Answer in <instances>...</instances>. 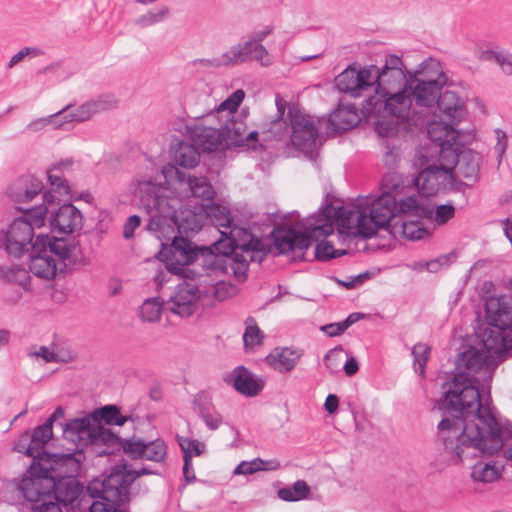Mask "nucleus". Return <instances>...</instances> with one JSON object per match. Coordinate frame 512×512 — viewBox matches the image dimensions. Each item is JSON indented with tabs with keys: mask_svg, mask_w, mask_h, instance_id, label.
I'll return each mask as SVG.
<instances>
[{
	"mask_svg": "<svg viewBox=\"0 0 512 512\" xmlns=\"http://www.w3.org/2000/svg\"><path fill=\"white\" fill-rule=\"evenodd\" d=\"M447 398L449 407H441L447 415L438 429L453 464H465L501 450V427L490 404H481L474 388L450 391Z\"/></svg>",
	"mask_w": 512,
	"mask_h": 512,
	"instance_id": "nucleus-1",
	"label": "nucleus"
},
{
	"mask_svg": "<svg viewBox=\"0 0 512 512\" xmlns=\"http://www.w3.org/2000/svg\"><path fill=\"white\" fill-rule=\"evenodd\" d=\"M133 195L139 200V206L150 215L147 229L161 241L160 258L166 268L174 274H182L185 266L198 262L203 257L202 250L194 247L184 237L174 236L171 244H164L162 239L169 240L176 226H180L175 207L169 199L159 194L160 187L151 176H139L131 184Z\"/></svg>",
	"mask_w": 512,
	"mask_h": 512,
	"instance_id": "nucleus-2",
	"label": "nucleus"
},
{
	"mask_svg": "<svg viewBox=\"0 0 512 512\" xmlns=\"http://www.w3.org/2000/svg\"><path fill=\"white\" fill-rule=\"evenodd\" d=\"M337 215L333 216L339 237L368 239L376 235L381 228H386L391 219L397 215V200L389 195L366 197L360 199L351 208L334 206Z\"/></svg>",
	"mask_w": 512,
	"mask_h": 512,
	"instance_id": "nucleus-3",
	"label": "nucleus"
},
{
	"mask_svg": "<svg viewBox=\"0 0 512 512\" xmlns=\"http://www.w3.org/2000/svg\"><path fill=\"white\" fill-rule=\"evenodd\" d=\"M129 417L121 414L116 405H106L94 410L89 416L75 418L63 428L65 439L73 442L77 448L90 447L96 456L112 455L120 444V438L110 429L101 425L121 426Z\"/></svg>",
	"mask_w": 512,
	"mask_h": 512,
	"instance_id": "nucleus-4",
	"label": "nucleus"
},
{
	"mask_svg": "<svg viewBox=\"0 0 512 512\" xmlns=\"http://www.w3.org/2000/svg\"><path fill=\"white\" fill-rule=\"evenodd\" d=\"M512 350L489 349L484 342L482 348L469 349L460 354L457 368L458 374L449 384L448 389L444 392V400L442 407H449L447 395L450 391L474 388L479 397L481 404H489L488 399L481 396L479 386L483 388L486 383L490 382L495 368L504 360V354Z\"/></svg>",
	"mask_w": 512,
	"mask_h": 512,
	"instance_id": "nucleus-5",
	"label": "nucleus"
},
{
	"mask_svg": "<svg viewBox=\"0 0 512 512\" xmlns=\"http://www.w3.org/2000/svg\"><path fill=\"white\" fill-rule=\"evenodd\" d=\"M79 253V245L74 239L37 235L31 250L29 270L39 278L54 279L57 273L65 272L76 262Z\"/></svg>",
	"mask_w": 512,
	"mask_h": 512,
	"instance_id": "nucleus-6",
	"label": "nucleus"
},
{
	"mask_svg": "<svg viewBox=\"0 0 512 512\" xmlns=\"http://www.w3.org/2000/svg\"><path fill=\"white\" fill-rule=\"evenodd\" d=\"M214 249L220 255L214 252L209 253V262L203 260L202 265L210 267L213 270L222 269L231 270L238 281H244L247 276L249 261H254V253L264 252L265 244L254 237L249 242L239 243L236 238L228 237L219 239L214 243Z\"/></svg>",
	"mask_w": 512,
	"mask_h": 512,
	"instance_id": "nucleus-7",
	"label": "nucleus"
},
{
	"mask_svg": "<svg viewBox=\"0 0 512 512\" xmlns=\"http://www.w3.org/2000/svg\"><path fill=\"white\" fill-rule=\"evenodd\" d=\"M337 215L333 205H326L317 215L307 219L305 230L298 233L293 229L278 228L272 232L274 245L280 254L299 250L304 252L312 241H319L334 232L333 216Z\"/></svg>",
	"mask_w": 512,
	"mask_h": 512,
	"instance_id": "nucleus-8",
	"label": "nucleus"
},
{
	"mask_svg": "<svg viewBox=\"0 0 512 512\" xmlns=\"http://www.w3.org/2000/svg\"><path fill=\"white\" fill-rule=\"evenodd\" d=\"M489 327L481 334V342L489 349L512 350V298L492 296L485 302Z\"/></svg>",
	"mask_w": 512,
	"mask_h": 512,
	"instance_id": "nucleus-9",
	"label": "nucleus"
},
{
	"mask_svg": "<svg viewBox=\"0 0 512 512\" xmlns=\"http://www.w3.org/2000/svg\"><path fill=\"white\" fill-rule=\"evenodd\" d=\"M46 213L47 207L41 205L15 218L7 229L0 233V246L16 258L28 252L34 243V230L44 226Z\"/></svg>",
	"mask_w": 512,
	"mask_h": 512,
	"instance_id": "nucleus-10",
	"label": "nucleus"
},
{
	"mask_svg": "<svg viewBox=\"0 0 512 512\" xmlns=\"http://www.w3.org/2000/svg\"><path fill=\"white\" fill-rule=\"evenodd\" d=\"M382 110L409 123L418 124L421 120L419 115L414 113L416 109L408 88L389 93L385 97L369 96L362 107L366 117L379 114Z\"/></svg>",
	"mask_w": 512,
	"mask_h": 512,
	"instance_id": "nucleus-11",
	"label": "nucleus"
},
{
	"mask_svg": "<svg viewBox=\"0 0 512 512\" xmlns=\"http://www.w3.org/2000/svg\"><path fill=\"white\" fill-rule=\"evenodd\" d=\"M150 473L146 469L129 471L126 466L115 467L103 480L94 479L88 484L87 491L92 498L104 499L109 502H121L127 488L134 480Z\"/></svg>",
	"mask_w": 512,
	"mask_h": 512,
	"instance_id": "nucleus-12",
	"label": "nucleus"
},
{
	"mask_svg": "<svg viewBox=\"0 0 512 512\" xmlns=\"http://www.w3.org/2000/svg\"><path fill=\"white\" fill-rule=\"evenodd\" d=\"M57 465L45 470L37 462H33L29 470L24 474L16 488L21 495L29 502L39 504L52 497L54 478L59 475L55 473Z\"/></svg>",
	"mask_w": 512,
	"mask_h": 512,
	"instance_id": "nucleus-13",
	"label": "nucleus"
},
{
	"mask_svg": "<svg viewBox=\"0 0 512 512\" xmlns=\"http://www.w3.org/2000/svg\"><path fill=\"white\" fill-rule=\"evenodd\" d=\"M372 71L375 74L374 96L385 97L389 93L408 88L409 71H406L402 59L396 55L387 56L381 69L372 65Z\"/></svg>",
	"mask_w": 512,
	"mask_h": 512,
	"instance_id": "nucleus-14",
	"label": "nucleus"
},
{
	"mask_svg": "<svg viewBox=\"0 0 512 512\" xmlns=\"http://www.w3.org/2000/svg\"><path fill=\"white\" fill-rule=\"evenodd\" d=\"M287 118L291 127V142L300 151L312 153L316 146L320 119H317L296 106L289 107Z\"/></svg>",
	"mask_w": 512,
	"mask_h": 512,
	"instance_id": "nucleus-15",
	"label": "nucleus"
},
{
	"mask_svg": "<svg viewBox=\"0 0 512 512\" xmlns=\"http://www.w3.org/2000/svg\"><path fill=\"white\" fill-rule=\"evenodd\" d=\"M203 298V291L191 281L179 283L166 301V309L171 313L187 318L198 311Z\"/></svg>",
	"mask_w": 512,
	"mask_h": 512,
	"instance_id": "nucleus-16",
	"label": "nucleus"
},
{
	"mask_svg": "<svg viewBox=\"0 0 512 512\" xmlns=\"http://www.w3.org/2000/svg\"><path fill=\"white\" fill-rule=\"evenodd\" d=\"M374 75L372 65H350L335 78V86L340 92L358 98L374 89Z\"/></svg>",
	"mask_w": 512,
	"mask_h": 512,
	"instance_id": "nucleus-17",
	"label": "nucleus"
},
{
	"mask_svg": "<svg viewBox=\"0 0 512 512\" xmlns=\"http://www.w3.org/2000/svg\"><path fill=\"white\" fill-rule=\"evenodd\" d=\"M52 436L53 427L44 422L33 430L30 443L25 449V454L32 457L33 462H37L45 470L53 468V465L71 460L69 455L48 454L44 451L45 445Z\"/></svg>",
	"mask_w": 512,
	"mask_h": 512,
	"instance_id": "nucleus-18",
	"label": "nucleus"
},
{
	"mask_svg": "<svg viewBox=\"0 0 512 512\" xmlns=\"http://www.w3.org/2000/svg\"><path fill=\"white\" fill-rule=\"evenodd\" d=\"M414 183L418 193L435 195L454 183L453 167L446 164L428 166L418 174Z\"/></svg>",
	"mask_w": 512,
	"mask_h": 512,
	"instance_id": "nucleus-19",
	"label": "nucleus"
},
{
	"mask_svg": "<svg viewBox=\"0 0 512 512\" xmlns=\"http://www.w3.org/2000/svg\"><path fill=\"white\" fill-rule=\"evenodd\" d=\"M163 174L167 181L175 178L179 183L180 190L187 197L200 198L203 200H211L215 191L210 181L204 176L186 175L172 165L163 168Z\"/></svg>",
	"mask_w": 512,
	"mask_h": 512,
	"instance_id": "nucleus-20",
	"label": "nucleus"
},
{
	"mask_svg": "<svg viewBox=\"0 0 512 512\" xmlns=\"http://www.w3.org/2000/svg\"><path fill=\"white\" fill-rule=\"evenodd\" d=\"M443 87L432 84H422L413 80H408V90L414 102V113L418 114L420 119L435 114V105L441 94Z\"/></svg>",
	"mask_w": 512,
	"mask_h": 512,
	"instance_id": "nucleus-21",
	"label": "nucleus"
},
{
	"mask_svg": "<svg viewBox=\"0 0 512 512\" xmlns=\"http://www.w3.org/2000/svg\"><path fill=\"white\" fill-rule=\"evenodd\" d=\"M450 157L451 165L455 166L458 176L475 183L478 180L480 173L481 155L471 149H462L457 151L453 149L446 155V158Z\"/></svg>",
	"mask_w": 512,
	"mask_h": 512,
	"instance_id": "nucleus-22",
	"label": "nucleus"
},
{
	"mask_svg": "<svg viewBox=\"0 0 512 512\" xmlns=\"http://www.w3.org/2000/svg\"><path fill=\"white\" fill-rule=\"evenodd\" d=\"M458 124H452L450 121L441 119L428 123L427 132L430 139L440 148L441 159L444 160L446 155L454 149L458 138V131L455 127Z\"/></svg>",
	"mask_w": 512,
	"mask_h": 512,
	"instance_id": "nucleus-23",
	"label": "nucleus"
},
{
	"mask_svg": "<svg viewBox=\"0 0 512 512\" xmlns=\"http://www.w3.org/2000/svg\"><path fill=\"white\" fill-rule=\"evenodd\" d=\"M438 110L441 119L459 124L467 115V108L463 98L455 91L446 90L440 94L435 111Z\"/></svg>",
	"mask_w": 512,
	"mask_h": 512,
	"instance_id": "nucleus-24",
	"label": "nucleus"
},
{
	"mask_svg": "<svg viewBox=\"0 0 512 512\" xmlns=\"http://www.w3.org/2000/svg\"><path fill=\"white\" fill-rule=\"evenodd\" d=\"M235 66L255 61L261 67L273 64V57L262 43L239 42L231 46Z\"/></svg>",
	"mask_w": 512,
	"mask_h": 512,
	"instance_id": "nucleus-25",
	"label": "nucleus"
},
{
	"mask_svg": "<svg viewBox=\"0 0 512 512\" xmlns=\"http://www.w3.org/2000/svg\"><path fill=\"white\" fill-rule=\"evenodd\" d=\"M188 135L194 145L204 152H214L220 149L225 142L222 127L213 128L200 124L188 127Z\"/></svg>",
	"mask_w": 512,
	"mask_h": 512,
	"instance_id": "nucleus-26",
	"label": "nucleus"
},
{
	"mask_svg": "<svg viewBox=\"0 0 512 512\" xmlns=\"http://www.w3.org/2000/svg\"><path fill=\"white\" fill-rule=\"evenodd\" d=\"M53 230L71 234L79 231L83 226V215L81 211L72 204L60 206L51 217Z\"/></svg>",
	"mask_w": 512,
	"mask_h": 512,
	"instance_id": "nucleus-27",
	"label": "nucleus"
},
{
	"mask_svg": "<svg viewBox=\"0 0 512 512\" xmlns=\"http://www.w3.org/2000/svg\"><path fill=\"white\" fill-rule=\"evenodd\" d=\"M408 80L444 87L447 84L448 77L444 72L442 64L438 60L428 58L424 60L415 71L409 72Z\"/></svg>",
	"mask_w": 512,
	"mask_h": 512,
	"instance_id": "nucleus-28",
	"label": "nucleus"
},
{
	"mask_svg": "<svg viewBox=\"0 0 512 512\" xmlns=\"http://www.w3.org/2000/svg\"><path fill=\"white\" fill-rule=\"evenodd\" d=\"M203 215L219 229V233L221 234L220 239L233 237L236 238L237 235L241 233V229L234 226L232 227V217L230 211L219 204H209L202 206Z\"/></svg>",
	"mask_w": 512,
	"mask_h": 512,
	"instance_id": "nucleus-29",
	"label": "nucleus"
},
{
	"mask_svg": "<svg viewBox=\"0 0 512 512\" xmlns=\"http://www.w3.org/2000/svg\"><path fill=\"white\" fill-rule=\"evenodd\" d=\"M303 355L301 349L276 347L266 357V362L276 371L287 373L292 371Z\"/></svg>",
	"mask_w": 512,
	"mask_h": 512,
	"instance_id": "nucleus-30",
	"label": "nucleus"
},
{
	"mask_svg": "<svg viewBox=\"0 0 512 512\" xmlns=\"http://www.w3.org/2000/svg\"><path fill=\"white\" fill-rule=\"evenodd\" d=\"M43 189V183L32 175L18 178L9 188L10 197L17 202L33 200Z\"/></svg>",
	"mask_w": 512,
	"mask_h": 512,
	"instance_id": "nucleus-31",
	"label": "nucleus"
},
{
	"mask_svg": "<svg viewBox=\"0 0 512 512\" xmlns=\"http://www.w3.org/2000/svg\"><path fill=\"white\" fill-rule=\"evenodd\" d=\"M361 118L353 104H339L329 116V125L335 131H346L355 127Z\"/></svg>",
	"mask_w": 512,
	"mask_h": 512,
	"instance_id": "nucleus-32",
	"label": "nucleus"
},
{
	"mask_svg": "<svg viewBox=\"0 0 512 512\" xmlns=\"http://www.w3.org/2000/svg\"><path fill=\"white\" fill-rule=\"evenodd\" d=\"M233 385L240 394L249 397L256 396L263 388L261 381L243 366L234 369Z\"/></svg>",
	"mask_w": 512,
	"mask_h": 512,
	"instance_id": "nucleus-33",
	"label": "nucleus"
},
{
	"mask_svg": "<svg viewBox=\"0 0 512 512\" xmlns=\"http://www.w3.org/2000/svg\"><path fill=\"white\" fill-rule=\"evenodd\" d=\"M79 493V486L74 478H63V480L58 482L54 480V487L51 494L53 501L58 505H73V503L78 499Z\"/></svg>",
	"mask_w": 512,
	"mask_h": 512,
	"instance_id": "nucleus-34",
	"label": "nucleus"
},
{
	"mask_svg": "<svg viewBox=\"0 0 512 512\" xmlns=\"http://www.w3.org/2000/svg\"><path fill=\"white\" fill-rule=\"evenodd\" d=\"M406 190H415L402 175L397 172H388L383 176L381 182V195H389L396 199L399 195L407 194Z\"/></svg>",
	"mask_w": 512,
	"mask_h": 512,
	"instance_id": "nucleus-35",
	"label": "nucleus"
},
{
	"mask_svg": "<svg viewBox=\"0 0 512 512\" xmlns=\"http://www.w3.org/2000/svg\"><path fill=\"white\" fill-rule=\"evenodd\" d=\"M71 165L72 161L66 160L53 165L52 168L47 171V177L51 187L60 195L67 196L70 194V188L62 173L68 170Z\"/></svg>",
	"mask_w": 512,
	"mask_h": 512,
	"instance_id": "nucleus-36",
	"label": "nucleus"
},
{
	"mask_svg": "<svg viewBox=\"0 0 512 512\" xmlns=\"http://www.w3.org/2000/svg\"><path fill=\"white\" fill-rule=\"evenodd\" d=\"M232 48L229 47L218 57L199 58L190 62L191 67L197 70L218 69L220 67H234Z\"/></svg>",
	"mask_w": 512,
	"mask_h": 512,
	"instance_id": "nucleus-37",
	"label": "nucleus"
},
{
	"mask_svg": "<svg viewBox=\"0 0 512 512\" xmlns=\"http://www.w3.org/2000/svg\"><path fill=\"white\" fill-rule=\"evenodd\" d=\"M174 160L177 165L183 168H194L200 161V153L197 146L189 143L181 142L174 154Z\"/></svg>",
	"mask_w": 512,
	"mask_h": 512,
	"instance_id": "nucleus-38",
	"label": "nucleus"
},
{
	"mask_svg": "<svg viewBox=\"0 0 512 512\" xmlns=\"http://www.w3.org/2000/svg\"><path fill=\"white\" fill-rule=\"evenodd\" d=\"M226 144L236 146H245L244 135L246 133V125L242 121L234 120V116L221 126Z\"/></svg>",
	"mask_w": 512,
	"mask_h": 512,
	"instance_id": "nucleus-39",
	"label": "nucleus"
},
{
	"mask_svg": "<svg viewBox=\"0 0 512 512\" xmlns=\"http://www.w3.org/2000/svg\"><path fill=\"white\" fill-rule=\"evenodd\" d=\"M109 106V102L104 99L88 101L72 111L71 119H74L77 123L87 121L94 114L107 109Z\"/></svg>",
	"mask_w": 512,
	"mask_h": 512,
	"instance_id": "nucleus-40",
	"label": "nucleus"
},
{
	"mask_svg": "<svg viewBox=\"0 0 512 512\" xmlns=\"http://www.w3.org/2000/svg\"><path fill=\"white\" fill-rule=\"evenodd\" d=\"M483 55L486 60L495 62L504 74L512 75V53L509 50L494 47L486 50Z\"/></svg>",
	"mask_w": 512,
	"mask_h": 512,
	"instance_id": "nucleus-41",
	"label": "nucleus"
},
{
	"mask_svg": "<svg viewBox=\"0 0 512 512\" xmlns=\"http://www.w3.org/2000/svg\"><path fill=\"white\" fill-rule=\"evenodd\" d=\"M398 213L426 217L431 212L429 209L423 207L417 194L413 193L397 202V214Z\"/></svg>",
	"mask_w": 512,
	"mask_h": 512,
	"instance_id": "nucleus-42",
	"label": "nucleus"
},
{
	"mask_svg": "<svg viewBox=\"0 0 512 512\" xmlns=\"http://www.w3.org/2000/svg\"><path fill=\"white\" fill-rule=\"evenodd\" d=\"M310 489L304 480L296 481L290 487H284L278 490V497L287 502H294L306 499L309 495Z\"/></svg>",
	"mask_w": 512,
	"mask_h": 512,
	"instance_id": "nucleus-43",
	"label": "nucleus"
},
{
	"mask_svg": "<svg viewBox=\"0 0 512 512\" xmlns=\"http://www.w3.org/2000/svg\"><path fill=\"white\" fill-rule=\"evenodd\" d=\"M0 277L8 282L18 284L22 288H27L30 276L26 269L19 266H0Z\"/></svg>",
	"mask_w": 512,
	"mask_h": 512,
	"instance_id": "nucleus-44",
	"label": "nucleus"
},
{
	"mask_svg": "<svg viewBox=\"0 0 512 512\" xmlns=\"http://www.w3.org/2000/svg\"><path fill=\"white\" fill-rule=\"evenodd\" d=\"M498 468L491 463L478 462L473 465L471 477L483 483H491L499 477Z\"/></svg>",
	"mask_w": 512,
	"mask_h": 512,
	"instance_id": "nucleus-45",
	"label": "nucleus"
},
{
	"mask_svg": "<svg viewBox=\"0 0 512 512\" xmlns=\"http://www.w3.org/2000/svg\"><path fill=\"white\" fill-rule=\"evenodd\" d=\"M163 310V303L159 298H150L143 302L140 307L139 315L144 322H156L160 319Z\"/></svg>",
	"mask_w": 512,
	"mask_h": 512,
	"instance_id": "nucleus-46",
	"label": "nucleus"
},
{
	"mask_svg": "<svg viewBox=\"0 0 512 512\" xmlns=\"http://www.w3.org/2000/svg\"><path fill=\"white\" fill-rule=\"evenodd\" d=\"M246 329L243 334V342L246 349H253L255 346L261 345L263 341V333L252 317H248L245 321Z\"/></svg>",
	"mask_w": 512,
	"mask_h": 512,
	"instance_id": "nucleus-47",
	"label": "nucleus"
},
{
	"mask_svg": "<svg viewBox=\"0 0 512 512\" xmlns=\"http://www.w3.org/2000/svg\"><path fill=\"white\" fill-rule=\"evenodd\" d=\"M201 396H198L194 400V404L197 406L200 417L205 422L206 426L211 430H216L222 424V416L214 409H210L206 405L200 403Z\"/></svg>",
	"mask_w": 512,
	"mask_h": 512,
	"instance_id": "nucleus-48",
	"label": "nucleus"
},
{
	"mask_svg": "<svg viewBox=\"0 0 512 512\" xmlns=\"http://www.w3.org/2000/svg\"><path fill=\"white\" fill-rule=\"evenodd\" d=\"M245 91L237 89L217 107L216 113L227 112V117L235 114L245 98Z\"/></svg>",
	"mask_w": 512,
	"mask_h": 512,
	"instance_id": "nucleus-49",
	"label": "nucleus"
},
{
	"mask_svg": "<svg viewBox=\"0 0 512 512\" xmlns=\"http://www.w3.org/2000/svg\"><path fill=\"white\" fill-rule=\"evenodd\" d=\"M169 13V8L163 6L156 11H148L147 13L136 18L134 22L139 27L146 28L164 21L168 17Z\"/></svg>",
	"mask_w": 512,
	"mask_h": 512,
	"instance_id": "nucleus-50",
	"label": "nucleus"
},
{
	"mask_svg": "<svg viewBox=\"0 0 512 512\" xmlns=\"http://www.w3.org/2000/svg\"><path fill=\"white\" fill-rule=\"evenodd\" d=\"M430 347L424 343H417L412 347V355L414 357L413 366L416 372L421 376L425 374V366L430 354Z\"/></svg>",
	"mask_w": 512,
	"mask_h": 512,
	"instance_id": "nucleus-51",
	"label": "nucleus"
},
{
	"mask_svg": "<svg viewBox=\"0 0 512 512\" xmlns=\"http://www.w3.org/2000/svg\"><path fill=\"white\" fill-rule=\"evenodd\" d=\"M166 455V445L163 440L156 439L154 441L145 442V448L143 450V459L161 462Z\"/></svg>",
	"mask_w": 512,
	"mask_h": 512,
	"instance_id": "nucleus-52",
	"label": "nucleus"
},
{
	"mask_svg": "<svg viewBox=\"0 0 512 512\" xmlns=\"http://www.w3.org/2000/svg\"><path fill=\"white\" fill-rule=\"evenodd\" d=\"M402 235L409 240H421L429 235L428 230L419 221H403Z\"/></svg>",
	"mask_w": 512,
	"mask_h": 512,
	"instance_id": "nucleus-53",
	"label": "nucleus"
},
{
	"mask_svg": "<svg viewBox=\"0 0 512 512\" xmlns=\"http://www.w3.org/2000/svg\"><path fill=\"white\" fill-rule=\"evenodd\" d=\"M345 254V250L335 249L331 242L325 240L319 242L315 248V256L321 261L337 258Z\"/></svg>",
	"mask_w": 512,
	"mask_h": 512,
	"instance_id": "nucleus-54",
	"label": "nucleus"
},
{
	"mask_svg": "<svg viewBox=\"0 0 512 512\" xmlns=\"http://www.w3.org/2000/svg\"><path fill=\"white\" fill-rule=\"evenodd\" d=\"M120 448L133 459L142 458L145 442L140 439H126L124 442L120 440V444L115 448V452Z\"/></svg>",
	"mask_w": 512,
	"mask_h": 512,
	"instance_id": "nucleus-55",
	"label": "nucleus"
},
{
	"mask_svg": "<svg viewBox=\"0 0 512 512\" xmlns=\"http://www.w3.org/2000/svg\"><path fill=\"white\" fill-rule=\"evenodd\" d=\"M232 287L223 281H218L212 286L203 291V297L205 295H211L217 301H223L230 296Z\"/></svg>",
	"mask_w": 512,
	"mask_h": 512,
	"instance_id": "nucleus-56",
	"label": "nucleus"
},
{
	"mask_svg": "<svg viewBox=\"0 0 512 512\" xmlns=\"http://www.w3.org/2000/svg\"><path fill=\"white\" fill-rule=\"evenodd\" d=\"M455 215V208L452 203L442 204L436 207L434 221L439 225L446 224Z\"/></svg>",
	"mask_w": 512,
	"mask_h": 512,
	"instance_id": "nucleus-57",
	"label": "nucleus"
},
{
	"mask_svg": "<svg viewBox=\"0 0 512 512\" xmlns=\"http://www.w3.org/2000/svg\"><path fill=\"white\" fill-rule=\"evenodd\" d=\"M72 115L73 112L71 110V105H67L57 113L50 115L51 118H53L52 126L57 129L62 127L64 124L75 122L74 119H71Z\"/></svg>",
	"mask_w": 512,
	"mask_h": 512,
	"instance_id": "nucleus-58",
	"label": "nucleus"
},
{
	"mask_svg": "<svg viewBox=\"0 0 512 512\" xmlns=\"http://www.w3.org/2000/svg\"><path fill=\"white\" fill-rule=\"evenodd\" d=\"M180 446L185 453L184 455H189L190 457L191 455L199 456L205 448L203 443L190 439H182Z\"/></svg>",
	"mask_w": 512,
	"mask_h": 512,
	"instance_id": "nucleus-59",
	"label": "nucleus"
},
{
	"mask_svg": "<svg viewBox=\"0 0 512 512\" xmlns=\"http://www.w3.org/2000/svg\"><path fill=\"white\" fill-rule=\"evenodd\" d=\"M28 356L35 357V358H41L46 363L59 362V360H60L59 356L54 351L50 350L46 346H41V347H39L38 350H35V351L29 350Z\"/></svg>",
	"mask_w": 512,
	"mask_h": 512,
	"instance_id": "nucleus-60",
	"label": "nucleus"
},
{
	"mask_svg": "<svg viewBox=\"0 0 512 512\" xmlns=\"http://www.w3.org/2000/svg\"><path fill=\"white\" fill-rule=\"evenodd\" d=\"M248 462L250 464L252 473H256L258 471L275 470L279 467V463L276 460L265 461L260 458H256Z\"/></svg>",
	"mask_w": 512,
	"mask_h": 512,
	"instance_id": "nucleus-61",
	"label": "nucleus"
},
{
	"mask_svg": "<svg viewBox=\"0 0 512 512\" xmlns=\"http://www.w3.org/2000/svg\"><path fill=\"white\" fill-rule=\"evenodd\" d=\"M274 31V26L269 24L265 25L262 29L253 31L247 40L244 42H250V43H262L263 40H265L269 35H271Z\"/></svg>",
	"mask_w": 512,
	"mask_h": 512,
	"instance_id": "nucleus-62",
	"label": "nucleus"
},
{
	"mask_svg": "<svg viewBox=\"0 0 512 512\" xmlns=\"http://www.w3.org/2000/svg\"><path fill=\"white\" fill-rule=\"evenodd\" d=\"M34 512H62L60 506L50 498L33 506Z\"/></svg>",
	"mask_w": 512,
	"mask_h": 512,
	"instance_id": "nucleus-63",
	"label": "nucleus"
},
{
	"mask_svg": "<svg viewBox=\"0 0 512 512\" xmlns=\"http://www.w3.org/2000/svg\"><path fill=\"white\" fill-rule=\"evenodd\" d=\"M118 502H109L104 499L94 501L90 506V512H112Z\"/></svg>",
	"mask_w": 512,
	"mask_h": 512,
	"instance_id": "nucleus-64",
	"label": "nucleus"
}]
</instances>
